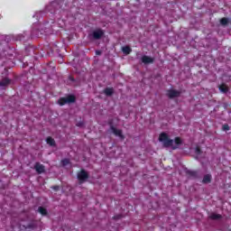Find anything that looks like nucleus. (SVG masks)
Masks as SVG:
<instances>
[{
	"label": "nucleus",
	"mask_w": 231,
	"mask_h": 231,
	"mask_svg": "<svg viewBox=\"0 0 231 231\" xmlns=\"http://www.w3.org/2000/svg\"><path fill=\"white\" fill-rule=\"evenodd\" d=\"M108 125H110V131H112L115 136H118L120 140H125V135H124V133L121 129H117L116 127H115V125H113V121H109Z\"/></svg>",
	"instance_id": "nucleus-4"
},
{
	"label": "nucleus",
	"mask_w": 231,
	"mask_h": 231,
	"mask_svg": "<svg viewBox=\"0 0 231 231\" xmlns=\"http://www.w3.org/2000/svg\"><path fill=\"white\" fill-rule=\"evenodd\" d=\"M96 55H102V51H96Z\"/></svg>",
	"instance_id": "nucleus-27"
},
{
	"label": "nucleus",
	"mask_w": 231,
	"mask_h": 231,
	"mask_svg": "<svg viewBox=\"0 0 231 231\" xmlns=\"http://www.w3.org/2000/svg\"><path fill=\"white\" fill-rule=\"evenodd\" d=\"M104 31L102 29H97L92 32V37L96 41H98L99 39H102L104 37Z\"/></svg>",
	"instance_id": "nucleus-7"
},
{
	"label": "nucleus",
	"mask_w": 231,
	"mask_h": 231,
	"mask_svg": "<svg viewBox=\"0 0 231 231\" xmlns=\"http://www.w3.org/2000/svg\"><path fill=\"white\" fill-rule=\"evenodd\" d=\"M123 216L122 215H116L113 217V219H122Z\"/></svg>",
	"instance_id": "nucleus-22"
},
{
	"label": "nucleus",
	"mask_w": 231,
	"mask_h": 231,
	"mask_svg": "<svg viewBox=\"0 0 231 231\" xmlns=\"http://www.w3.org/2000/svg\"><path fill=\"white\" fill-rule=\"evenodd\" d=\"M223 131H230V126L228 125H224L222 127Z\"/></svg>",
	"instance_id": "nucleus-20"
},
{
	"label": "nucleus",
	"mask_w": 231,
	"mask_h": 231,
	"mask_svg": "<svg viewBox=\"0 0 231 231\" xmlns=\"http://www.w3.org/2000/svg\"><path fill=\"white\" fill-rule=\"evenodd\" d=\"M69 80H71V82H75V78L69 76Z\"/></svg>",
	"instance_id": "nucleus-25"
},
{
	"label": "nucleus",
	"mask_w": 231,
	"mask_h": 231,
	"mask_svg": "<svg viewBox=\"0 0 231 231\" xmlns=\"http://www.w3.org/2000/svg\"><path fill=\"white\" fill-rule=\"evenodd\" d=\"M77 97L73 95H69L66 97H60L58 100L59 106H66V104H75Z\"/></svg>",
	"instance_id": "nucleus-2"
},
{
	"label": "nucleus",
	"mask_w": 231,
	"mask_h": 231,
	"mask_svg": "<svg viewBox=\"0 0 231 231\" xmlns=\"http://www.w3.org/2000/svg\"><path fill=\"white\" fill-rule=\"evenodd\" d=\"M104 94L106 97H113V95L115 94V88H106L104 89Z\"/></svg>",
	"instance_id": "nucleus-10"
},
{
	"label": "nucleus",
	"mask_w": 231,
	"mask_h": 231,
	"mask_svg": "<svg viewBox=\"0 0 231 231\" xmlns=\"http://www.w3.org/2000/svg\"><path fill=\"white\" fill-rule=\"evenodd\" d=\"M141 60L143 64H152L154 62V58L144 55L142 57Z\"/></svg>",
	"instance_id": "nucleus-9"
},
{
	"label": "nucleus",
	"mask_w": 231,
	"mask_h": 231,
	"mask_svg": "<svg viewBox=\"0 0 231 231\" xmlns=\"http://www.w3.org/2000/svg\"><path fill=\"white\" fill-rule=\"evenodd\" d=\"M51 189H52V190H55L57 192V190H59L60 187L59 186H52Z\"/></svg>",
	"instance_id": "nucleus-23"
},
{
	"label": "nucleus",
	"mask_w": 231,
	"mask_h": 231,
	"mask_svg": "<svg viewBox=\"0 0 231 231\" xmlns=\"http://www.w3.org/2000/svg\"><path fill=\"white\" fill-rule=\"evenodd\" d=\"M167 97L168 98H178L179 97L181 96V91L176 90V89H169L167 90Z\"/></svg>",
	"instance_id": "nucleus-5"
},
{
	"label": "nucleus",
	"mask_w": 231,
	"mask_h": 231,
	"mask_svg": "<svg viewBox=\"0 0 231 231\" xmlns=\"http://www.w3.org/2000/svg\"><path fill=\"white\" fill-rule=\"evenodd\" d=\"M10 84H12V79H8V78H3L0 80V88H6L7 86H10Z\"/></svg>",
	"instance_id": "nucleus-8"
},
{
	"label": "nucleus",
	"mask_w": 231,
	"mask_h": 231,
	"mask_svg": "<svg viewBox=\"0 0 231 231\" xmlns=\"http://www.w3.org/2000/svg\"><path fill=\"white\" fill-rule=\"evenodd\" d=\"M46 143H48V145H51V147H55V145H57L55 143V139H53L51 136L47 137Z\"/></svg>",
	"instance_id": "nucleus-12"
},
{
	"label": "nucleus",
	"mask_w": 231,
	"mask_h": 231,
	"mask_svg": "<svg viewBox=\"0 0 231 231\" xmlns=\"http://www.w3.org/2000/svg\"><path fill=\"white\" fill-rule=\"evenodd\" d=\"M209 217H210V219L217 220V219H221V217H223V216H221L220 214L212 213L209 216Z\"/></svg>",
	"instance_id": "nucleus-17"
},
{
	"label": "nucleus",
	"mask_w": 231,
	"mask_h": 231,
	"mask_svg": "<svg viewBox=\"0 0 231 231\" xmlns=\"http://www.w3.org/2000/svg\"><path fill=\"white\" fill-rule=\"evenodd\" d=\"M186 174L187 176H189V178H198V171H190V170H188L186 171Z\"/></svg>",
	"instance_id": "nucleus-11"
},
{
	"label": "nucleus",
	"mask_w": 231,
	"mask_h": 231,
	"mask_svg": "<svg viewBox=\"0 0 231 231\" xmlns=\"http://www.w3.org/2000/svg\"><path fill=\"white\" fill-rule=\"evenodd\" d=\"M34 170L36 171L37 174H42L46 172V167L44 164H41V162H35Z\"/></svg>",
	"instance_id": "nucleus-6"
},
{
	"label": "nucleus",
	"mask_w": 231,
	"mask_h": 231,
	"mask_svg": "<svg viewBox=\"0 0 231 231\" xmlns=\"http://www.w3.org/2000/svg\"><path fill=\"white\" fill-rule=\"evenodd\" d=\"M228 23H230V20L227 17H223L220 19V24L222 26H226V24H228Z\"/></svg>",
	"instance_id": "nucleus-16"
},
{
	"label": "nucleus",
	"mask_w": 231,
	"mask_h": 231,
	"mask_svg": "<svg viewBox=\"0 0 231 231\" xmlns=\"http://www.w3.org/2000/svg\"><path fill=\"white\" fill-rule=\"evenodd\" d=\"M38 212H40L42 216H48V209H46V208L39 207Z\"/></svg>",
	"instance_id": "nucleus-15"
},
{
	"label": "nucleus",
	"mask_w": 231,
	"mask_h": 231,
	"mask_svg": "<svg viewBox=\"0 0 231 231\" xmlns=\"http://www.w3.org/2000/svg\"><path fill=\"white\" fill-rule=\"evenodd\" d=\"M159 142H162L163 147L166 149L171 147L172 151L180 149V145L183 143L181 137H175L174 140H172L169 138V134H167L165 132L160 134Z\"/></svg>",
	"instance_id": "nucleus-1"
},
{
	"label": "nucleus",
	"mask_w": 231,
	"mask_h": 231,
	"mask_svg": "<svg viewBox=\"0 0 231 231\" xmlns=\"http://www.w3.org/2000/svg\"><path fill=\"white\" fill-rule=\"evenodd\" d=\"M28 228H32V225H29V226H28Z\"/></svg>",
	"instance_id": "nucleus-28"
},
{
	"label": "nucleus",
	"mask_w": 231,
	"mask_h": 231,
	"mask_svg": "<svg viewBox=\"0 0 231 231\" xmlns=\"http://www.w3.org/2000/svg\"><path fill=\"white\" fill-rule=\"evenodd\" d=\"M122 51L123 53H125V55H129L131 54V51H133V49H131L129 46H125L122 48Z\"/></svg>",
	"instance_id": "nucleus-14"
},
{
	"label": "nucleus",
	"mask_w": 231,
	"mask_h": 231,
	"mask_svg": "<svg viewBox=\"0 0 231 231\" xmlns=\"http://www.w3.org/2000/svg\"><path fill=\"white\" fill-rule=\"evenodd\" d=\"M78 127H83L84 126V123L83 122H79L77 124Z\"/></svg>",
	"instance_id": "nucleus-24"
},
{
	"label": "nucleus",
	"mask_w": 231,
	"mask_h": 231,
	"mask_svg": "<svg viewBox=\"0 0 231 231\" xmlns=\"http://www.w3.org/2000/svg\"><path fill=\"white\" fill-rule=\"evenodd\" d=\"M195 152H196V154H200L201 153V148L199 146H197L195 148Z\"/></svg>",
	"instance_id": "nucleus-21"
},
{
	"label": "nucleus",
	"mask_w": 231,
	"mask_h": 231,
	"mask_svg": "<svg viewBox=\"0 0 231 231\" xmlns=\"http://www.w3.org/2000/svg\"><path fill=\"white\" fill-rule=\"evenodd\" d=\"M17 41H23V35H18Z\"/></svg>",
	"instance_id": "nucleus-26"
},
{
	"label": "nucleus",
	"mask_w": 231,
	"mask_h": 231,
	"mask_svg": "<svg viewBox=\"0 0 231 231\" xmlns=\"http://www.w3.org/2000/svg\"><path fill=\"white\" fill-rule=\"evenodd\" d=\"M61 165L63 167H66L67 165H69V159H63V160H61Z\"/></svg>",
	"instance_id": "nucleus-19"
},
{
	"label": "nucleus",
	"mask_w": 231,
	"mask_h": 231,
	"mask_svg": "<svg viewBox=\"0 0 231 231\" xmlns=\"http://www.w3.org/2000/svg\"><path fill=\"white\" fill-rule=\"evenodd\" d=\"M77 178H78L80 185H82V183H86L88 181V180H89V173H88V171H86V170L81 169L77 173Z\"/></svg>",
	"instance_id": "nucleus-3"
},
{
	"label": "nucleus",
	"mask_w": 231,
	"mask_h": 231,
	"mask_svg": "<svg viewBox=\"0 0 231 231\" xmlns=\"http://www.w3.org/2000/svg\"><path fill=\"white\" fill-rule=\"evenodd\" d=\"M218 88L221 91V93H226L229 89L228 87L225 84L220 85Z\"/></svg>",
	"instance_id": "nucleus-18"
},
{
	"label": "nucleus",
	"mask_w": 231,
	"mask_h": 231,
	"mask_svg": "<svg viewBox=\"0 0 231 231\" xmlns=\"http://www.w3.org/2000/svg\"><path fill=\"white\" fill-rule=\"evenodd\" d=\"M212 181V175L211 174H207L204 176L203 180H202V183H211Z\"/></svg>",
	"instance_id": "nucleus-13"
}]
</instances>
